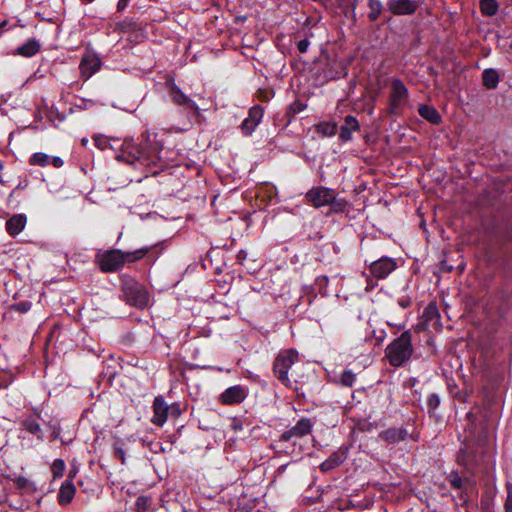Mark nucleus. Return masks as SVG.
Segmentation results:
<instances>
[{"mask_svg": "<svg viewBox=\"0 0 512 512\" xmlns=\"http://www.w3.org/2000/svg\"><path fill=\"white\" fill-rule=\"evenodd\" d=\"M163 141L158 139L157 133L145 131L139 138V143L132 139H125L121 144V154L117 159L129 164L139 163L141 165L152 167H164L167 161L161 155L163 151Z\"/></svg>", "mask_w": 512, "mask_h": 512, "instance_id": "1", "label": "nucleus"}, {"mask_svg": "<svg viewBox=\"0 0 512 512\" xmlns=\"http://www.w3.org/2000/svg\"><path fill=\"white\" fill-rule=\"evenodd\" d=\"M151 247H142L134 251L123 252L120 249H109L96 254L95 261L104 273L119 271L126 263H134L143 259Z\"/></svg>", "mask_w": 512, "mask_h": 512, "instance_id": "2", "label": "nucleus"}, {"mask_svg": "<svg viewBox=\"0 0 512 512\" xmlns=\"http://www.w3.org/2000/svg\"><path fill=\"white\" fill-rule=\"evenodd\" d=\"M305 202L310 206L319 209L324 206L330 207V213H343L350 206L345 198L337 197L334 189L326 186H314L304 196Z\"/></svg>", "mask_w": 512, "mask_h": 512, "instance_id": "3", "label": "nucleus"}, {"mask_svg": "<svg viewBox=\"0 0 512 512\" xmlns=\"http://www.w3.org/2000/svg\"><path fill=\"white\" fill-rule=\"evenodd\" d=\"M413 352L412 334L410 331H404L387 345L385 348V358L392 367L397 368L407 363L411 359Z\"/></svg>", "mask_w": 512, "mask_h": 512, "instance_id": "4", "label": "nucleus"}, {"mask_svg": "<svg viewBox=\"0 0 512 512\" xmlns=\"http://www.w3.org/2000/svg\"><path fill=\"white\" fill-rule=\"evenodd\" d=\"M121 291L125 302L136 308L147 307L150 295L146 287L128 275L121 277Z\"/></svg>", "mask_w": 512, "mask_h": 512, "instance_id": "5", "label": "nucleus"}, {"mask_svg": "<svg viewBox=\"0 0 512 512\" xmlns=\"http://www.w3.org/2000/svg\"><path fill=\"white\" fill-rule=\"evenodd\" d=\"M409 102V91L399 78L390 80L387 112L390 115L401 116Z\"/></svg>", "mask_w": 512, "mask_h": 512, "instance_id": "6", "label": "nucleus"}, {"mask_svg": "<svg viewBox=\"0 0 512 512\" xmlns=\"http://www.w3.org/2000/svg\"><path fill=\"white\" fill-rule=\"evenodd\" d=\"M299 360V353L296 349L281 350L273 362L274 376L286 387L291 388L292 382L289 378L290 368Z\"/></svg>", "mask_w": 512, "mask_h": 512, "instance_id": "7", "label": "nucleus"}, {"mask_svg": "<svg viewBox=\"0 0 512 512\" xmlns=\"http://www.w3.org/2000/svg\"><path fill=\"white\" fill-rule=\"evenodd\" d=\"M314 424L315 422L311 418L302 417L296 422L294 426L285 430L279 436L278 442H293V445H295V439L303 438L312 433Z\"/></svg>", "mask_w": 512, "mask_h": 512, "instance_id": "8", "label": "nucleus"}, {"mask_svg": "<svg viewBox=\"0 0 512 512\" xmlns=\"http://www.w3.org/2000/svg\"><path fill=\"white\" fill-rule=\"evenodd\" d=\"M165 85L168 89L171 100L175 105L189 108L195 113L199 112V106L197 103L180 89V87L175 83L173 77L167 78Z\"/></svg>", "mask_w": 512, "mask_h": 512, "instance_id": "9", "label": "nucleus"}, {"mask_svg": "<svg viewBox=\"0 0 512 512\" xmlns=\"http://www.w3.org/2000/svg\"><path fill=\"white\" fill-rule=\"evenodd\" d=\"M387 9L393 15H412L420 6V0H387Z\"/></svg>", "mask_w": 512, "mask_h": 512, "instance_id": "10", "label": "nucleus"}, {"mask_svg": "<svg viewBox=\"0 0 512 512\" xmlns=\"http://www.w3.org/2000/svg\"><path fill=\"white\" fill-rule=\"evenodd\" d=\"M264 115V109L260 105H254L249 109L248 117L245 118L241 125L240 129L243 135L250 136L262 121Z\"/></svg>", "mask_w": 512, "mask_h": 512, "instance_id": "11", "label": "nucleus"}, {"mask_svg": "<svg viewBox=\"0 0 512 512\" xmlns=\"http://www.w3.org/2000/svg\"><path fill=\"white\" fill-rule=\"evenodd\" d=\"M397 267V263L393 258L381 257L380 259L371 262L369 268L370 273L377 279L386 278Z\"/></svg>", "mask_w": 512, "mask_h": 512, "instance_id": "12", "label": "nucleus"}, {"mask_svg": "<svg viewBox=\"0 0 512 512\" xmlns=\"http://www.w3.org/2000/svg\"><path fill=\"white\" fill-rule=\"evenodd\" d=\"M41 419V413L35 409L33 415L25 416L20 421V426L23 430L36 437L37 440H44V432L41 428L39 420Z\"/></svg>", "mask_w": 512, "mask_h": 512, "instance_id": "13", "label": "nucleus"}, {"mask_svg": "<svg viewBox=\"0 0 512 512\" xmlns=\"http://www.w3.org/2000/svg\"><path fill=\"white\" fill-rule=\"evenodd\" d=\"M247 397V392L241 385H235L223 391L219 400L224 405H236L242 403Z\"/></svg>", "mask_w": 512, "mask_h": 512, "instance_id": "14", "label": "nucleus"}, {"mask_svg": "<svg viewBox=\"0 0 512 512\" xmlns=\"http://www.w3.org/2000/svg\"><path fill=\"white\" fill-rule=\"evenodd\" d=\"M169 411L170 407L163 397H155L153 401V416L151 418V422L158 427H162L168 419Z\"/></svg>", "mask_w": 512, "mask_h": 512, "instance_id": "15", "label": "nucleus"}, {"mask_svg": "<svg viewBox=\"0 0 512 512\" xmlns=\"http://www.w3.org/2000/svg\"><path fill=\"white\" fill-rule=\"evenodd\" d=\"M101 67V60L95 54L86 53L83 55L79 69L84 79H89Z\"/></svg>", "mask_w": 512, "mask_h": 512, "instance_id": "16", "label": "nucleus"}, {"mask_svg": "<svg viewBox=\"0 0 512 512\" xmlns=\"http://www.w3.org/2000/svg\"><path fill=\"white\" fill-rule=\"evenodd\" d=\"M29 164L40 167L52 165L55 168H61L64 165V161L58 156L51 157L43 152H36L30 157Z\"/></svg>", "mask_w": 512, "mask_h": 512, "instance_id": "17", "label": "nucleus"}, {"mask_svg": "<svg viewBox=\"0 0 512 512\" xmlns=\"http://www.w3.org/2000/svg\"><path fill=\"white\" fill-rule=\"evenodd\" d=\"M409 433L403 427H391L379 433L378 437L388 444H397L407 439Z\"/></svg>", "mask_w": 512, "mask_h": 512, "instance_id": "18", "label": "nucleus"}, {"mask_svg": "<svg viewBox=\"0 0 512 512\" xmlns=\"http://www.w3.org/2000/svg\"><path fill=\"white\" fill-rule=\"evenodd\" d=\"M26 224L25 214H15L6 221L5 229L10 236L15 237L24 230Z\"/></svg>", "mask_w": 512, "mask_h": 512, "instance_id": "19", "label": "nucleus"}, {"mask_svg": "<svg viewBox=\"0 0 512 512\" xmlns=\"http://www.w3.org/2000/svg\"><path fill=\"white\" fill-rule=\"evenodd\" d=\"M76 487L71 480H65L59 489L57 500L59 505L66 506L70 504L75 496Z\"/></svg>", "mask_w": 512, "mask_h": 512, "instance_id": "20", "label": "nucleus"}, {"mask_svg": "<svg viewBox=\"0 0 512 512\" xmlns=\"http://www.w3.org/2000/svg\"><path fill=\"white\" fill-rule=\"evenodd\" d=\"M359 129L360 125L358 120L352 115H347L344 118V124L340 128L339 138L343 142L350 141L352 139V132L358 131Z\"/></svg>", "mask_w": 512, "mask_h": 512, "instance_id": "21", "label": "nucleus"}, {"mask_svg": "<svg viewBox=\"0 0 512 512\" xmlns=\"http://www.w3.org/2000/svg\"><path fill=\"white\" fill-rule=\"evenodd\" d=\"M41 49V45L35 38L28 39L25 43L16 48L13 52L15 56H22L26 58L33 57Z\"/></svg>", "mask_w": 512, "mask_h": 512, "instance_id": "22", "label": "nucleus"}, {"mask_svg": "<svg viewBox=\"0 0 512 512\" xmlns=\"http://www.w3.org/2000/svg\"><path fill=\"white\" fill-rule=\"evenodd\" d=\"M346 459V455L343 452H333L324 462L321 463L320 469L323 472L330 471L340 466Z\"/></svg>", "mask_w": 512, "mask_h": 512, "instance_id": "23", "label": "nucleus"}, {"mask_svg": "<svg viewBox=\"0 0 512 512\" xmlns=\"http://www.w3.org/2000/svg\"><path fill=\"white\" fill-rule=\"evenodd\" d=\"M47 428L50 430L51 440H60L62 444L69 445L73 442V437L68 439L61 437V424L59 420H50L46 423Z\"/></svg>", "mask_w": 512, "mask_h": 512, "instance_id": "24", "label": "nucleus"}, {"mask_svg": "<svg viewBox=\"0 0 512 512\" xmlns=\"http://www.w3.org/2000/svg\"><path fill=\"white\" fill-rule=\"evenodd\" d=\"M418 113L432 124H439L441 122V115L433 106L421 104L418 107Z\"/></svg>", "mask_w": 512, "mask_h": 512, "instance_id": "25", "label": "nucleus"}, {"mask_svg": "<svg viewBox=\"0 0 512 512\" xmlns=\"http://www.w3.org/2000/svg\"><path fill=\"white\" fill-rule=\"evenodd\" d=\"M499 83V74L493 68H487L482 72V84L487 89L497 88Z\"/></svg>", "mask_w": 512, "mask_h": 512, "instance_id": "26", "label": "nucleus"}, {"mask_svg": "<svg viewBox=\"0 0 512 512\" xmlns=\"http://www.w3.org/2000/svg\"><path fill=\"white\" fill-rule=\"evenodd\" d=\"M13 482L18 489H21L27 493H34L39 489V486L36 481H33L23 476L15 478Z\"/></svg>", "mask_w": 512, "mask_h": 512, "instance_id": "27", "label": "nucleus"}, {"mask_svg": "<svg viewBox=\"0 0 512 512\" xmlns=\"http://www.w3.org/2000/svg\"><path fill=\"white\" fill-rule=\"evenodd\" d=\"M480 11L485 16H494L498 12V3L496 0H480Z\"/></svg>", "mask_w": 512, "mask_h": 512, "instance_id": "28", "label": "nucleus"}, {"mask_svg": "<svg viewBox=\"0 0 512 512\" xmlns=\"http://www.w3.org/2000/svg\"><path fill=\"white\" fill-rule=\"evenodd\" d=\"M337 124L335 122H321L316 125L315 130L322 136H334L337 133Z\"/></svg>", "mask_w": 512, "mask_h": 512, "instance_id": "29", "label": "nucleus"}, {"mask_svg": "<svg viewBox=\"0 0 512 512\" xmlns=\"http://www.w3.org/2000/svg\"><path fill=\"white\" fill-rule=\"evenodd\" d=\"M368 7L370 12L368 13V19L371 22L376 21L383 10V4L380 0H368Z\"/></svg>", "mask_w": 512, "mask_h": 512, "instance_id": "30", "label": "nucleus"}, {"mask_svg": "<svg viewBox=\"0 0 512 512\" xmlns=\"http://www.w3.org/2000/svg\"><path fill=\"white\" fill-rule=\"evenodd\" d=\"M111 141H119L118 138H110L104 135H95L93 137V142L97 148L100 150H105L107 148H112Z\"/></svg>", "mask_w": 512, "mask_h": 512, "instance_id": "31", "label": "nucleus"}, {"mask_svg": "<svg viewBox=\"0 0 512 512\" xmlns=\"http://www.w3.org/2000/svg\"><path fill=\"white\" fill-rule=\"evenodd\" d=\"M138 29V24L133 20L126 18L123 21L116 24V30L119 32H130Z\"/></svg>", "mask_w": 512, "mask_h": 512, "instance_id": "32", "label": "nucleus"}, {"mask_svg": "<svg viewBox=\"0 0 512 512\" xmlns=\"http://www.w3.org/2000/svg\"><path fill=\"white\" fill-rule=\"evenodd\" d=\"M355 381L356 374L349 369L344 370L339 377V383L345 387H352Z\"/></svg>", "mask_w": 512, "mask_h": 512, "instance_id": "33", "label": "nucleus"}, {"mask_svg": "<svg viewBox=\"0 0 512 512\" xmlns=\"http://www.w3.org/2000/svg\"><path fill=\"white\" fill-rule=\"evenodd\" d=\"M151 504V497L145 495L139 496L135 502L136 512H147L150 509Z\"/></svg>", "mask_w": 512, "mask_h": 512, "instance_id": "34", "label": "nucleus"}, {"mask_svg": "<svg viewBox=\"0 0 512 512\" xmlns=\"http://www.w3.org/2000/svg\"><path fill=\"white\" fill-rule=\"evenodd\" d=\"M65 462L62 459H55L51 465V472L54 478H61L65 472Z\"/></svg>", "mask_w": 512, "mask_h": 512, "instance_id": "35", "label": "nucleus"}, {"mask_svg": "<svg viewBox=\"0 0 512 512\" xmlns=\"http://www.w3.org/2000/svg\"><path fill=\"white\" fill-rule=\"evenodd\" d=\"M306 107L307 105L305 103L301 102L300 100H295L289 105L288 114L294 116L305 110Z\"/></svg>", "mask_w": 512, "mask_h": 512, "instance_id": "36", "label": "nucleus"}, {"mask_svg": "<svg viewBox=\"0 0 512 512\" xmlns=\"http://www.w3.org/2000/svg\"><path fill=\"white\" fill-rule=\"evenodd\" d=\"M440 397L438 394L436 393H432L429 397H428V400H427V406H428V410H429V413H433L440 405Z\"/></svg>", "mask_w": 512, "mask_h": 512, "instance_id": "37", "label": "nucleus"}, {"mask_svg": "<svg viewBox=\"0 0 512 512\" xmlns=\"http://www.w3.org/2000/svg\"><path fill=\"white\" fill-rule=\"evenodd\" d=\"M448 481L452 488H454V489L462 488L463 480L457 472H454V471L451 472L450 475L448 476Z\"/></svg>", "mask_w": 512, "mask_h": 512, "instance_id": "38", "label": "nucleus"}, {"mask_svg": "<svg viewBox=\"0 0 512 512\" xmlns=\"http://www.w3.org/2000/svg\"><path fill=\"white\" fill-rule=\"evenodd\" d=\"M424 317L428 320L438 319L439 312L435 304H429L424 310Z\"/></svg>", "mask_w": 512, "mask_h": 512, "instance_id": "39", "label": "nucleus"}, {"mask_svg": "<svg viewBox=\"0 0 512 512\" xmlns=\"http://www.w3.org/2000/svg\"><path fill=\"white\" fill-rule=\"evenodd\" d=\"M32 303L29 301H23L16 304H13L11 306V309L19 312V313H26L31 309Z\"/></svg>", "mask_w": 512, "mask_h": 512, "instance_id": "40", "label": "nucleus"}, {"mask_svg": "<svg viewBox=\"0 0 512 512\" xmlns=\"http://www.w3.org/2000/svg\"><path fill=\"white\" fill-rule=\"evenodd\" d=\"M507 498L505 501L506 512H512V484L507 483Z\"/></svg>", "mask_w": 512, "mask_h": 512, "instance_id": "41", "label": "nucleus"}, {"mask_svg": "<svg viewBox=\"0 0 512 512\" xmlns=\"http://www.w3.org/2000/svg\"><path fill=\"white\" fill-rule=\"evenodd\" d=\"M309 45H310V41L307 38H305V39L300 40L297 43V49L300 53H306Z\"/></svg>", "mask_w": 512, "mask_h": 512, "instance_id": "42", "label": "nucleus"}, {"mask_svg": "<svg viewBox=\"0 0 512 512\" xmlns=\"http://www.w3.org/2000/svg\"><path fill=\"white\" fill-rule=\"evenodd\" d=\"M230 427L231 429L234 431V432H239L243 429V424H242V421L241 419L239 418H233L232 421H231V424H230Z\"/></svg>", "mask_w": 512, "mask_h": 512, "instance_id": "43", "label": "nucleus"}, {"mask_svg": "<svg viewBox=\"0 0 512 512\" xmlns=\"http://www.w3.org/2000/svg\"><path fill=\"white\" fill-rule=\"evenodd\" d=\"M115 457L121 460V462L125 463V451L122 447H116L115 448Z\"/></svg>", "mask_w": 512, "mask_h": 512, "instance_id": "44", "label": "nucleus"}, {"mask_svg": "<svg viewBox=\"0 0 512 512\" xmlns=\"http://www.w3.org/2000/svg\"><path fill=\"white\" fill-rule=\"evenodd\" d=\"M440 270L442 272H452L453 271V266L452 265H449L445 260H443L441 263H440Z\"/></svg>", "mask_w": 512, "mask_h": 512, "instance_id": "45", "label": "nucleus"}, {"mask_svg": "<svg viewBox=\"0 0 512 512\" xmlns=\"http://www.w3.org/2000/svg\"><path fill=\"white\" fill-rule=\"evenodd\" d=\"M246 258H247V252L245 250H240L236 255V259H237L238 263H240V264H243V262L246 260Z\"/></svg>", "mask_w": 512, "mask_h": 512, "instance_id": "46", "label": "nucleus"}, {"mask_svg": "<svg viewBox=\"0 0 512 512\" xmlns=\"http://www.w3.org/2000/svg\"><path fill=\"white\" fill-rule=\"evenodd\" d=\"M129 1L130 0H119L117 3V11L118 12L124 11L126 9V7L128 6Z\"/></svg>", "mask_w": 512, "mask_h": 512, "instance_id": "47", "label": "nucleus"}, {"mask_svg": "<svg viewBox=\"0 0 512 512\" xmlns=\"http://www.w3.org/2000/svg\"><path fill=\"white\" fill-rule=\"evenodd\" d=\"M8 20H4L0 22V37L4 34L5 31L10 30L11 28L8 27Z\"/></svg>", "mask_w": 512, "mask_h": 512, "instance_id": "48", "label": "nucleus"}, {"mask_svg": "<svg viewBox=\"0 0 512 512\" xmlns=\"http://www.w3.org/2000/svg\"><path fill=\"white\" fill-rule=\"evenodd\" d=\"M170 410H171V413L176 415V416H179L180 413H181V410H180V407H179L178 404L172 405V407H170Z\"/></svg>", "mask_w": 512, "mask_h": 512, "instance_id": "49", "label": "nucleus"}, {"mask_svg": "<svg viewBox=\"0 0 512 512\" xmlns=\"http://www.w3.org/2000/svg\"><path fill=\"white\" fill-rule=\"evenodd\" d=\"M317 282L319 284H327L328 283V277L327 276H320L317 278Z\"/></svg>", "mask_w": 512, "mask_h": 512, "instance_id": "50", "label": "nucleus"}, {"mask_svg": "<svg viewBox=\"0 0 512 512\" xmlns=\"http://www.w3.org/2000/svg\"><path fill=\"white\" fill-rule=\"evenodd\" d=\"M286 467H287V464L281 465V466L278 468V472H279V473H283V472L286 470Z\"/></svg>", "mask_w": 512, "mask_h": 512, "instance_id": "51", "label": "nucleus"}, {"mask_svg": "<svg viewBox=\"0 0 512 512\" xmlns=\"http://www.w3.org/2000/svg\"><path fill=\"white\" fill-rule=\"evenodd\" d=\"M399 304L403 307V308H406L409 306V302H406V301H400Z\"/></svg>", "mask_w": 512, "mask_h": 512, "instance_id": "52", "label": "nucleus"}, {"mask_svg": "<svg viewBox=\"0 0 512 512\" xmlns=\"http://www.w3.org/2000/svg\"><path fill=\"white\" fill-rule=\"evenodd\" d=\"M466 417H467V419H469V420H471V421H473V419H474V415H473V413H472V412H468V413L466 414Z\"/></svg>", "mask_w": 512, "mask_h": 512, "instance_id": "53", "label": "nucleus"}, {"mask_svg": "<svg viewBox=\"0 0 512 512\" xmlns=\"http://www.w3.org/2000/svg\"><path fill=\"white\" fill-rule=\"evenodd\" d=\"M76 472H70L69 477L73 478L75 476Z\"/></svg>", "mask_w": 512, "mask_h": 512, "instance_id": "54", "label": "nucleus"}, {"mask_svg": "<svg viewBox=\"0 0 512 512\" xmlns=\"http://www.w3.org/2000/svg\"><path fill=\"white\" fill-rule=\"evenodd\" d=\"M83 2H86V3H92L94 0H82Z\"/></svg>", "mask_w": 512, "mask_h": 512, "instance_id": "55", "label": "nucleus"}, {"mask_svg": "<svg viewBox=\"0 0 512 512\" xmlns=\"http://www.w3.org/2000/svg\"><path fill=\"white\" fill-rule=\"evenodd\" d=\"M24 187H25V186H22L21 184H19V185L17 186V189H19V188H24Z\"/></svg>", "mask_w": 512, "mask_h": 512, "instance_id": "56", "label": "nucleus"}]
</instances>
